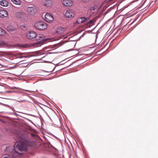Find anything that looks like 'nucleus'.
Returning a JSON list of instances; mask_svg holds the SVG:
<instances>
[{
    "instance_id": "nucleus-1",
    "label": "nucleus",
    "mask_w": 158,
    "mask_h": 158,
    "mask_svg": "<svg viewBox=\"0 0 158 158\" xmlns=\"http://www.w3.org/2000/svg\"><path fill=\"white\" fill-rule=\"evenodd\" d=\"M26 36L28 39H33L36 37V40H39L37 42L35 43V45H37V46H40L46 42H51L56 40L50 38L45 39V37L44 36L41 35H37L36 33L33 31L27 32L26 33Z\"/></svg>"
},
{
    "instance_id": "nucleus-2",
    "label": "nucleus",
    "mask_w": 158,
    "mask_h": 158,
    "mask_svg": "<svg viewBox=\"0 0 158 158\" xmlns=\"http://www.w3.org/2000/svg\"><path fill=\"white\" fill-rule=\"evenodd\" d=\"M18 140L19 142L15 143L16 148L14 147V149L13 150V152L20 154L18 151H16V149L17 148L20 151H26L28 146L29 145L30 143L28 140L22 137H19L18 139Z\"/></svg>"
},
{
    "instance_id": "nucleus-3",
    "label": "nucleus",
    "mask_w": 158,
    "mask_h": 158,
    "mask_svg": "<svg viewBox=\"0 0 158 158\" xmlns=\"http://www.w3.org/2000/svg\"><path fill=\"white\" fill-rule=\"evenodd\" d=\"M35 27L40 30H43L47 28V24L44 22H39L36 23L35 25Z\"/></svg>"
},
{
    "instance_id": "nucleus-4",
    "label": "nucleus",
    "mask_w": 158,
    "mask_h": 158,
    "mask_svg": "<svg viewBox=\"0 0 158 158\" xmlns=\"http://www.w3.org/2000/svg\"><path fill=\"white\" fill-rule=\"evenodd\" d=\"M15 15L17 18L22 20L26 21L28 19V15L25 13L17 12L15 13Z\"/></svg>"
},
{
    "instance_id": "nucleus-5",
    "label": "nucleus",
    "mask_w": 158,
    "mask_h": 158,
    "mask_svg": "<svg viewBox=\"0 0 158 158\" xmlns=\"http://www.w3.org/2000/svg\"><path fill=\"white\" fill-rule=\"evenodd\" d=\"M28 13L31 15H34L37 13V9L35 6L28 7L27 8Z\"/></svg>"
},
{
    "instance_id": "nucleus-6",
    "label": "nucleus",
    "mask_w": 158,
    "mask_h": 158,
    "mask_svg": "<svg viewBox=\"0 0 158 158\" xmlns=\"http://www.w3.org/2000/svg\"><path fill=\"white\" fill-rule=\"evenodd\" d=\"M75 15V12L72 9H69L67 10L65 14L66 17L70 18L73 17Z\"/></svg>"
},
{
    "instance_id": "nucleus-7",
    "label": "nucleus",
    "mask_w": 158,
    "mask_h": 158,
    "mask_svg": "<svg viewBox=\"0 0 158 158\" xmlns=\"http://www.w3.org/2000/svg\"><path fill=\"white\" fill-rule=\"evenodd\" d=\"M89 18H87L84 17H81L78 18L76 22L74 23V26H75L76 25L78 24H80L83 23L85 22H86L87 20Z\"/></svg>"
},
{
    "instance_id": "nucleus-8",
    "label": "nucleus",
    "mask_w": 158,
    "mask_h": 158,
    "mask_svg": "<svg viewBox=\"0 0 158 158\" xmlns=\"http://www.w3.org/2000/svg\"><path fill=\"white\" fill-rule=\"evenodd\" d=\"M53 16L50 13H46L45 15L44 19L45 20L49 23H51L53 20Z\"/></svg>"
},
{
    "instance_id": "nucleus-9",
    "label": "nucleus",
    "mask_w": 158,
    "mask_h": 158,
    "mask_svg": "<svg viewBox=\"0 0 158 158\" xmlns=\"http://www.w3.org/2000/svg\"><path fill=\"white\" fill-rule=\"evenodd\" d=\"M65 29L62 27H59L57 28L56 30V33L59 35H66L67 33L65 32Z\"/></svg>"
},
{
    "instance_id": "nucleus-10",
    "label": "nucleus",
    "mask_w": 158,
    "mask_h": 158,
    "mask_svg": "<svg viewBox=\"0 0 158 158\" xmlns=\"http://www.w3.org/2000/svg\"><path fill=\"white\" fill-rule=\"evenodd\" d=\"M8 13L7 10L4 9L0 10V17L2 18L8 17Z\"/></svg>"
},
{
    "instance_id": "nucleus-11",
    "label": "nucleus",
    "mask_w": 158,
    "mask_h": 158,
    "mask_svg": "<svg viewBox=\"0 0 158 158\" xmlns=\"http://www.w3.org/2000/svg\"><path fill=\"white\" fill-rule=\"evenodd\" d=\"M63 5L67 6H70L73 4V2L71 0H63L62 2Z\"/></svg>"
},
{
    "instance_id": "nucleus-12",
    "label": "nucleus",
    "mask_w": 158,
    "mask_h": 158,
    "mask_svg": "<svg viewBox=\"0 0 158 158\" xmlns=\"http://www.w3.org/2000/svg\"><path fill=\"white\" fill-rule=\"evenodd\" d=\"M44 5L47 7H51L53 4L52 0H46L44 2Z\"/></svg>"
},
{
    "instance_id": "nucleus-13",
    "label": "nucleus",
    "mask_w": 158,
    "mask_h": 158,
    "mask_svg": "<svg viewBox=\"0 0 158 158\" xmlns=\"http://www.w3.org/2000/svg\"><path fill=\"white\" fill-rule=\"evenodd\" d=\"M0 5L2 6L7 7L8 6V2L6 0H2L0 1Z\"/></svg>"
},
{
    "instance_id": "nucleus-14",
    "label": "nucleus",
    "mask_w": 158,
    "mask_h": 158,
    "mask_svg": "<svg viewBox=\"0 0 158 158\" xmlns=\"http://www.w3.org/2000/svg\"><path fill=\"white\" fill-rule=\"evenodd\" d=\"M15 27L10 24L8 25L6 27V30L9 31H13L15 30Z\"/></svg>"
},
{
    "instance_id": "nucleus-15",
    "label": "nucleus",
    "mask_w": 158,
    "mask_h": 158,
    "mask_svg": "<svg viewBox=\"0 0 158 158\" xmlns=\"http://www.w3.org/2000/svg\"><path fill=\"white\" fill-rule=\"evenodd\" d=\"M6 33V31L4 29L0 27V35H3Z\"/></svg>"
},
{
    "instance_id": "nucleus-16",
    "label": "nucleus",
    "mask_w": 158,
    "mask_h": 158,
    "mask_svg": "<svg viewBox=\"0 0 158 158\" xmlns=\"http://www.w3.org/2000/svg\"><path fill=\"white\" fill-rule=\"evenodd\" d=\"M11 1L15 4L20 5L21 4L20 0H11Z\"/></svg>"
},
{
    "instance_id": "nucleus-17",
    "label": "nucleus",
    "mask_w": 158,
    "mask_h": 158,
    "mask_svg": "<svg viewBox=\"0 0 158 158\" xmlns=\"http://www.w3.org/2000/svg\"><path fill=\"white\" fill-rule=\"evenodd\" d=\"M31 56H21L20 54H18L17 55V58H29Z\"/></svg>"
},
{
    "instance_id": "nucleus-18",
    "label": "nucleus",
    "mask_w": 158,
    "mask_h": 158,
    "mask_svg": "<svg viewBox=\"0 0 158 158\" xmlns=\"http://www.w3.org/2000/svg\"><path fill=\"white\" fill-rule=\"evenodd\" d=\"M96 19L95 18L93 19L92 20H91L89 21V22H88V24H90L91 25H92L96 22Z\"/></svg>"
},
{
    "instance_id": "nucleus-19",
    "label": "nucleus",
    "mask_w": 158,
    "mask_h": 158,
    "mask_svg": "<svg viewBox=\"0 0 158 158\" xmlns=\"http://www.w3.org/2000/svg\"><path fill=\"white\" fill-rule=\"evenodd\" d=\"M5 44V42L3 40L0 39V45H4Z\"/></svg>"
},
{
    "instance_id": "nucleus-20",
    "label": "nucleus",
    "mask_w": 158,
    "mask_h": 158,
    "mask_svg": "<svg viewBox=\"0 0 158 158\" xmlns=\"http://www.w3.org/2000/svg\"><path fill=\"white\" fill-rule=\"evenodd\" d=\"M22 47L23 48H27L29 47V45L27 44H24L22 45Z\"/></svg>"
},
{
    "instance_id": "nucleus-21",
    "label": "nucleus",
    "mask_w": 158,
    "mask_h": 158,
    "mask_svg": "<svg viewBox=\"0 0 158 158\" xmlns=\"http://www.w3.org/2000/svg\"><path fill=\"white\" fill-rule=\"evenodd\" d=\"M95 9V7L94 6H91L90 8V10H93Z\"/></svg>"
},
{
    "instance_id": "nucleus-22",
    "label": "nucleus",
    "mask_w": 158,
    "mask_h": 158,
    "mask_svg": "<svg viewBox=\"0 0 158 158\" xmlns=\"http://www.w3.org/2000/svg\"><path fill=\"white\" fill-rule=\"evenodd\" d=\"M82 2H87L89 1V0H81Z\"/></svg>"
}]
</instances>
